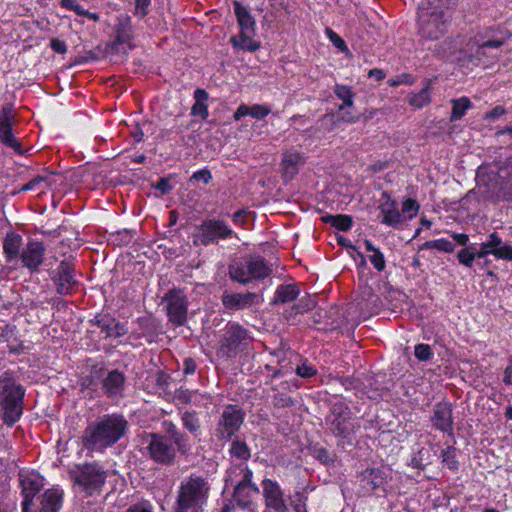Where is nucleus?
Returning a JSON list of instances; mask_svg holds the SVG:
<instances>
[{
	"label": "nucleus",
	"mask_w": 512,
	"mask_h": 512,
	"mask_svg": "<svg viewBox=\"0 0 512 512\" xmlns=\"http://www.w3.org/2000/svg\"><path fill=\"white\" fill-rule=\"evenodd\" d=\"M180 419L183 428L193 437L196 438L201 434V421L196 411H184L180 414Z\"/></svg>",
	"instance_id": "2f4dec72"
},
{
	"label": "nucleus",
	"mask_w": 512,
	"mask_h": 512,
	"mask_svg": "<svg viewBox=\"0 0 512 512\" xmlns=\"http://www.w3.org/2000/svg\"><path fill=\"white\" fill-rule=\"evenodd\" d=\"M452 111L450 115V121L454 122L460 120L468 109L472 107V102L466 96H463L459 99H452Z\"/></svg>",
	"instance_id": "4c0bfd02"
},
{
	"label": "nucleus",
	"mask_w": 512,
	"mask_h": 512,
	"mask_svg": "<svg viewBox=\"0 0 512 512\" xmlns=\"http://www.w3.org/2000/svg\"><path fill=\"white\" fill-rule=\"evenodd\" d=\"M78 16L86 17L94 22H99L100 17L97 13L89 12L88 10H85L79 3L75 5V7L72 9Z\"/></svg>",
	"instance_id": "052dcab7"
},
{
	"label": "nucleus",
	"mask_w": 512,
	"mask_h": 512,
	"mask_svg": "<svg viewBox=\"0 0 512 512\" xmlns=\"http://www.w3.org/2000/svg\"><path fill=\"white\" fill-rule=\"evenodd\" d=\"M249 331L237 322L229 321L220 338L217 356L221 358H234L247 349L251 341Z\"/></svg>",
	"instance_id": "6e6552de"
},
{
	"label": "nucleus",
	"mask_w": 512,
	"mask_h": 512,
	"mask_svg": "<svg viewBox=\"0 0 512 512\" xmlns=\"http://www.w3.org/2000/svg\"><path fill=\"white\" fill-rule=\"evenodd\" d=\"M234 14L240 27L238 35L230 38L233 48L255 52L260 48V42L254 40L256 34V22L247 7L240 2H233Z\"/></svg>",
	"instance_id": "423d86ee"
},
{
	"label": "nucleus",
	"mask_w": 512,
	"mask_h": 512,
	"mask_svg": "<svg viewBox=\"0 0 512 512\" xmlns=\"http://www.w3.org/2000/svg\"><path fill=\"white\" fill-rule=\"evenodd\" d=\"M379 208L383 215V224L395 227L400 223L401 214L398 211L397 202L393 200L390 194L386 191L381 195V204Z\"/></svg>",
	"instance_id": "b1692460"
},
{
	"label": "nucleus",
	"mask_w": 512,
	"mask_h": 512,
	"mask_svg": "<svg viewBox=\"0 0 512 512\" xmlns=\"http://www.w3.org/2000/svg\"><path fill=\"white\" fill-rule=\"evenodd\" d=\"M296 374L301 378H310L317 374V370L308 360H302L296 367Z\"/></svg>",
	"instance_id": "864d4df0"
},
{
	"label": "nucleus",
	"mask_w": 512,
	"mask_h": 512,
	"mask_svg": "<svg viewBox=\"0 0 512 512\" xmlns=\"http://www.w3.org/2000/svg\"><path fill=\"white\" fill-rule=\"evenodd\" d=\"M50 47L53 51L59 54H65L67 52V46L64 41H61L57 38H53L50 41Z\"/></svg>",
	"instance_id": "338daca9"
},
{
	"label": "nucleus",
	"mask_w": 512,
	"mask_h": 512,
	"mask_svg": "<svg viewBox=\"0 0 512 512\" xmlns=\"http://www.w3.org/2000/svg\"><path fill=\"white\" fill-rule=\"evenodd\" d=\"M271 109L266 105L254 104L252 106L247 105V114L257 120L264 119Z\"/></svg>",
	"instance_id": "3c124183"
},
{
	"label": "nucleus",
	"mask_w": 512,
	"mask_h": 512,
	"mask_svg": "<svg viewBox=\"0 0 512 512\" xmlns=\"http://www.w3.org/2000/svg\"><path fill=\"white\" fill-rule=\"evenodd\" d=\"M313 456L319 460L322 464L330 465L334 462V458L331 453L324 447H314Z\"/></svg>",
	"instance_id": "5fc2aeb1"
},
{
	"label": "nucleus",
	"mask_w": 512,
	"mask_h": 512,
	"mask_svg": "<svg viewBox=\"0 0 512 512\" xmlns=\"http://www.w3.org/2000/svg\"><path fill=\"white\" fill-rule=\"evenodd\" d=\"M23 245L21 235L11 232L7 233L3 241V251L6 261L10 262L21 255L20 250Z\"/></svg>",
	"instance_id": "c756f323"
},
{
	"label": "nucleus",
	"mask_w": 512,
	"mask_h": 512,
	"mask_svg": "<svg viewBox=\"0 0 512 512\" xmlns=\"http://www.w3.org/2000/svg\"><path fill=\"white\" fill-rule=\"evenodd\" d=\"M63 493L48 489L38 497L39 505L35 512H58L62 507Z\"/></svg>",
	"instance_id": "a878e982"
},
{
	"label": "nucleus",
	"mask_w": 512,
	"mask_h": 512,
	"mask_svg": "<svg viewBox=\"0 0 512 512\" xmlns=\"http://www.w3.org/2000/svg\"><path fill=\"white\" fill-rule=\"evenodd\" d=\"M192 179L196 181H202L205 184H208L212 179V174L208 169H202L194 172L192 175Z\"/></svg>",
	"instance_id": "e2e57ef3"
},
{
	"label": "nucleus",
	"mask_w": 512,
	"mask_h": 512,
	"mask_svg": "<svg viewBox=\"0 0 512 512\" xmlns=\"http://www.w3.org/2000/svg\"><path fill=\"white\" fill-rule=\"evenodd\" d=\"M492 255L497 259L512 261V246L502 244L495 251H492Z\"/></svg>",
	"instance_id": "13d9d810"
},
{
	"label": "nucleus",
	"mask_w": 512,
	"mask_h": 512,
	"mask_svg": "<svg viewBox=\"0 0 512 512\" xmlns=\"http://www.w3.org/2000/svg\"><path fill=\"white\" fill-rule=\"evenodd\" d=\"M337 98L343 101V104L339 106V111L344 110L345 107H351L354 104L353 98L355 96L351 87L341 84H336L333 89Z\"/></svg>",
	"instance_id": "a19ab883"
},
{
	"label": "nucleus",
	"mask_w": 512,
	"mask_h": 512,
	"mask_svg": "<svg viewBox=\"0 0 512 512\" xmlns=\"http://www.w3.org/2000/svg\"><path fill=\"white\" fill-rule=\"evenodd\" d=\"M163 430L169 440L173 441L177 447L180 455L187 456L191 452L192 445L190 443L189 435L181 431L175 423L170 420H164L162 422Z\"/></svg>",
	"instance_id": "412c9836"
},
{
	"label": "nucleus",
	"mask_w": 512,
	"mask_h": 512,
	"mask_svg": "<svg viewBox=\"0 0 512 512\" xmlns=\"http://www.w3.org/2000/svg\"><path fill=\"white\" fill-rule=\"evenodd\" d=\"M321 220L324 223H329L331 226L335 227L340 231H349L353 225V219L349 215H324L321 217Z\"/></svg>",
	"instance_id": "c9c22d12"
},
{
	"label": "nucleus",
	"mask_w": 512,
	"mask_h": 512,
	"mask_svg": "<svg viewBox=\"0 0 512 512\" xmlns=\"http://www.w3.org/2000/svg\"><path fill=\"white\" fill-rule=\"evenodd\" d=\"M298 388L296 381L291 384L289 381H283L279 385L272 386L274 392L272 403L277 408H289L296 405L297 401L290 397L286 391H290L291 387Z\"/></svg>",
	"instance_id": "cd10ccee"
},
{
	"label": "nucleus",
	"mask_w": 512,
	"mask_h": 512,
	"mask_svg": "<svg viewBox=\"0 0 512 512\" xmlns=\"http://www.w3.org/2000/svg\"><path fill=\"white\" fill-rule=\"evenodd\" d=\"M101 381V390L110 400H119L124 397L126 376L118 370H106L104 366L95 365L91 369V375L85 379L87 386L93 385V379Z\"/></svg>",
	"instance_id": "1a4fd4ad"
},
{
	"label": "nucleus",
	"mask_w": 512,
	"mask_h": 512,
	"mask_svg": "<svg viewBox=\"0 0 512 512\" xmlns=\"http://www.w3.org/2000/svg\"><path fill=\"white\" fill-rule=\"evenodd\" d=\"M137 324L141 331L140 336L150 340L155 335L154 321L149 317H141L137 320Z\"/></svg>",
	"instance_id": "49530a36"
},
{
	"label": "nucleus",
	"mask_w": 512,
	"mask_h": 512,
	"mask_svg": "<svg viewBox=\"0 0 512 512\" xmlns=\"http://www.w3.org/2000/svg\"><path fill=\"white\" fill-rule=\"evenodd\" d=\"M450 18L441 6L431 0H421L418 5V33L421 38L435 41L448 32Z\"/></svg>",
	"instance_id": "7ed1b4c3"
},
{
	"label": "nucleus",
	"mask_w": 512,
	"mask_h": 512,
	"mask_svg": "<svg viewBox=\"0 0 512 512\" xmlns=\"http://www.w3.org/2000/svg\"><path fill=\"white\" fill-rule=\"evenodd\" d=\"M419 204L416 200L408 198L402 204V213L407 214L408 218H412L418 213Z\"/></svg>",
	"instance_id": "4d7b16f0"
},
{
	"label": "nucleus",
	"mask_w": 512,
	"mask_h": 512,
	"mask_svg": "<svg viewBox=\"0 0 512 512\" xmlns=\"http://www.w3.org/2000/svg\"><path fill=\"white\" fill-rule=\"evenodd\" d=\"M258 300V295L253 292L229 293L225 291L221 301L227 311L244 310L252 307Z\"/></svg>",
	"instance_id": "aec40b11"
},
{
	"label": "nucleus",
	"mask_w": 512,
	"mask_h": 512,
	"mask_svg": "<svg viewBox=\"0 0 512 512\" xmlns=\"http://www.w3.org/2000/svg\"><path fill=\"white\" fill-rule=\"evenodd\" d=\"M128 429L123 414H105L87 425L81 436L82 445L89 452L102 453L123 438Z\"/></svg>",
	"instance_id": "f257e3e1"
},
{
	"label": "nucleus",
	"mask_w": 512,
	"mask_h": 512,
	"mask_svg": "<svg viewBox=\"0 0 512 512\" xmlns=\"http://www.w3.org/2000/svg\"><path fill=\"white\" fill-rule=\"evenodd\" d=\"M69 477L87 496L99 493L105 484L107 472L98 462L77 464L68 471Z\"/></svg>",
	"instance_id": "39448f33"
},
{
	"label": "nucleus",
	"mask_w": 512,
	"mask_h": 512,
	"mask_svg": "<svg viewBox=\"0 0 512 512\" xmlns=\"http://www.w3.org/2000/svg\"><path fill=\"white\" fill-rule=\"evenodd\" d=\"M0 140L5 146L12 148L15 152L22 153L21 144L12 133L11 123L0 121Z\"/></svg>",
	"instance_id": "f704fd0d"
},
{
	"label": "nucleus",
	"mask_w": 512,
	"mask_h": 512,
	"mask_svg": "<svg viewBox=\"0 0 512 512\" xmlns=\"http://www.w3.org/2000/svg\"><path fill=\"white\" fill-rule=\"evenodd\" d=\"M431 83L430 79H425L424 87L418 93L411 94L408 103L417 109L427 106L431 102Z\"/></svg>",
	"instance_id": "473e14b6"
},
{
	"label": "nucleus",
	"mask_w": 512,
	"mask_h": 512,
	"mask_svg": "<svg viewBox=\"0 0 512 512\" xmlns=\"http://www.w3.org/2000/svg\"><path fill=\"white\" fill-rule=\"evenodd\" d=\"M114 37L117 38L118 41L120 40L127 43L128 49L134 48L132 43L134 39L132 20L128 14H120L117 16L114 25Z\"/></svg>",
	"instance_id": "393cba45"
},
{
	"label": "nucleus",
	"mask_w": 512,
	"mask_h": 512,
	"mask_svg": "<svg viewBox=\"0 0 512 512\" xmlns=\"http://www.w3.org/2000/svg\"><path fill=\"white\" fill-rule=\"evenodd\" d=\"M229 455L232 458L247 462L251 457V450L245 441L235 439L231 442Z\"/></svg>",
	"instance_id": "e433bc0d"
},
{
	"label": "nucleus",
	"mask_w": 512,
	"mask_h": 512,
	"mask_svg": "<svg viewBox=\"0 0 512 512\" xmlns=\"http://www.w3.org/2000/svg\"><path fill=\"white\" fill-rule=\"evenodd\" d=\"M51 280L59 295H71L75 292L78 281L75 278V267L71 261L63 260L52 271Z\"/></svg>",
	"instance_id": "2eb2a0df"
},
{
	"label": "nucleus",
	"mask_w": 512,
	"mask_h": 512,
	"mask_svg": "<svg viewBox=\"0 0 512 512\" xmlns=\"http://www.w3.org/2000/svg\"><path fill=\"white\" fill-rule=\"evenodd\" d=\"M456 52L455 41L452 38H446L435 45L434 53L441 59L448 58Z\"/></svg>",
	"instance_id": "37998d69"
},
{
	"label": "nucleus",
	"mask_w": 512,
	"mask_h": 512,
	"mask_svg": "<svg viewBox=\"0 0 512 512\" xmlns=\"http://www.w3.org/2000/svg\"><path fill=\"white\" fill-rule=\"evenodd\" d=\"M300 296V288L297 284H281L277 287L272 300L273 305H284L293 302Z\"/></svg>",
	"instance_id": "c85d7f7f"
},
{
	"label": "nucleus",
	"mask_w": 512,
	"mask_h": 512,
	"mask_svg": "<svg viewBox=\"0 0 512 512\" xmlns=\"http://www.w3.org/2000/svg\"><path fill=\"white\" fill-rule=\"evenodd\" d=\"M145 442L147 443L146 454L150 460L166 467L173 466L176 463L179 451L173 441L169 440L166 435L156 432L147 433Z\"/></svg>",
	"instance_id": "9b49d317"
},
{
	"label": "nucleus",
	"mask_w": 512,
	"mask_h": 512,
	"mask_svg": "<svg viewBox=\"0 0 512 512\" xmlns=\"http://www.w3.org/2000/svg\"><path fill=\"white\" fill-rule=\"evenodd\" d=\"M325 33L328 37V39L331 41V43L341 52H349V49L343 40V38L337 34L333 29L326 28Z\"/></svg>",
	"instance_id": "603ef678"
},
{
	"label": "nucleus",
	"mask_w": 512,
	"mask_h": 512,
	"mask_svg": "<svg viewBox=\"0 0 512 512\" xmlns=\"http://www.w3.org/2000/svg\"><path fill=\"white\" fill-rule=\"evenodd\" d=\"M90 324L97 326L105 334V338H119L127 333L124 324L118 322L109 313H99L90 320Z\"/></svg>",
	"instance_id": "6ab92c4d"
},
{
	"label": "nucleus",
	"mask_w": 512,
	"mask_h": 512,
	"mask_svg": "<svg viewBox=\"0 0 512 512\" xmlns=\"http://www.w3.org/2000/svg\"><path fill=\"white\" fill-rule=\"evenodd\" d=\"M415 357L420 361H428L433 353L428 344H418L414 350Z\"/></svg>",
	"instance_id": "6e6d98bb"
},
{
	"label": "nucleus",
	"mask_w": 512,
	"mask_h": 512,
	"mask_svg": "<svg viewBox=\"0 0 512 512\" xmlns=\"http://www.w3.org/2000/svg\"><path fill=\"white\" fill-rule=\"evenodd\" d=\"M431 423L435 429L453 435L454 420L452 416V405L448 402L435 404L431 416Z\"/></svg>",
	"instance_id": "a211bd4d"
},
{
	"label": "nucleus",
	"mask_w": 512,
	"mask_h": 512,
	"mask_svg": "<svg viewBox=\"0 0 512 512\" xmlns=\"http://www.w3.org/2000/svg\"><path fill=\"white\" fill-rule=\"evenodd\" d=\"M503 44L504 41L500 39L488 40L478 45L473 56L483 64L492 63L497 60L498 50Z\"/></svg>",
	"instance_id": "bb28decb"
},
{
	"label": "nucleus",
	"mask_w": 512,
	"mask_h": 512,
	"mask_svg": "<svg viewBox=\"0 0 512 512\" xmlns=\"http://www.w3.org/2000/svg\"><path fill=\"white\" fill-rule=\"evenodd\" d=\"M6 343L9 352L12 354H20L24 349L22 342L19 341L15 336L10 339V342Z\"/></svg>",
	"instance_id": "680f3d73"
},
{
	"label": "nucleus",
	"mask_w": 512,
	"mask_h": 512,
	"mask_svg": "<svg viewBox=\"0 0 512 512\" xmlns=\"http://www.w3.org/2000/svg\"><path fill=\"white\" fill-rule=\"evenodd\" d=\"M364 245L367 252H371L372 254L369 256V260L371 264L374 266V268L382 272L386 268V260L384 258L383 253L373 245V243L370 240H365Z\"/></svg>",
	"instance_id": "58836bf2"
},
{
	"label": "nucleus",
	"mask_w": 512,
	"mask_h": 512,
	"mask_svg": "<svg viewBox=\"0 0 512 512\" xmlns=\"http://www.w3.org/2000/svg\"><path fill=\"white\" fill-rule=\"evenodd\" d=\"M154 187L162 194H166L172 189L167 178H160Z\"/></svg>",
	"instance_id": "774afa93"
},
{
	"label": "nucleus",
	"mask_w": 512,
	"mask_h": 512,
	"mask_svg": "<svg viewBox=\"0 0 512 512\" xmlns=\"http://www.w3.org/2000/svg\"><path fill=\"white\" fill-rule=\"evenodd\" d=\"M228 272L233 281L247 284L253 280L268 277L271 273V269L266 264L264 258L255 256L234 261L229 265Z\"/></svg>",
	"instance_id": "9d476101"
},
{
	"label": "nucleus",
	"mask_w": 512,
	"mask_h": 512,
	"mask_svg": "<svg viewBox=\"0 0 512 512\" xmlns=\"http://www.w3.org/2000/svg\"><path fill=\"white\" fill-rule=\"evenodd\" d=\"M420 249H436L446 253H452L455 249L454 244L447 239H437L425 242Z\"/></svg>",
	"instance_id": "a18cd8bd"
},
{
	"label": "nucleus",
	"mask_w": 512,
	"mask_h": 512,
	"mask_svg": "<svg viewBox=\"0 0 512 512\" xmlns=\"http://www.w3.org/2000/svg\"><path fill=\"white\" fill-rule=\"evenodd\" d=\"M328 430L337 438L350 443L360 428L352 417L348 405L337 401L331 405L330 413L325 419Z\"/></svg>",
	"instance_id": "0eeeda50"
},
{
	"label": "nucleus",
	"mask_w": 512,
	"mask_h": 512,
	"mask_svg": "<svg viewBox=\"0 0 512 512\" xmlns=\"http://www.w3.org/2000/svg\"><path fill=\"white\" fill-rule=\"evenodd\" d=\"M234 235L229 225L220 219H206L197 228L193 235L194 245L209 246L220 240H226Z\"/></svg>",
	"instance_id": "f8f14e48"
},
{
	"label": "nucleus",
	"mask_w": 512,
	"mask_h": 512,
	"mask_svg": "<svg viewBox=\"0 0 512 512\" xmlns=\"http://www.w3.org/2000/svg\"><path fill=\"white\" fill-rule=\"evenodd\" d=\"M210 485L202 476L190 475L179 487L173 512H188L199 509L208 498Z\"/></svg>",
	"instance_id": "20e7f679"
},
{
	"label": "nucleus",
	"mask_w": 512,
	"mask_h": 512,
	"mask_svg": "<svg viewBox=\"0 0 512 512\" xmlns=\"http://www.w3.org/2000/svg\"><path fill=\"white\" fill-rule=\"evenodd\" d=\"M297 303L293 305L291 308V311L289 312V315H297V314H303L305 312H308L312 310L316 306V299L315 297L311 296L308 293H305L303 296L298 297Z\"/></svg>",
	"instance_id": "ea45409f"
},
{
	"label": "nucleus",
	"mask_w": 512,
	"mask_h": 512,
	"mask_svg": "<svg viewBox=\"0 0 512 512\" xmlns=\"http://www.w3.org/2000/svg\"><path fill=\"white\" fill-rule=\"evenodd\" d=\"M244 421V412L237 405L224 407L216 425V437L219 440L230 441L239 431Z\"/></svg>",
	"instance_id": "ddd939ff"
},
{
	"label": "nucleus",
	"mask_w": 512,
	"mask_h": 512,
	"mask_svg": "<svg viewBox=\"0 0 512 512\" xmlns=\"http://www.w3.org/2000/svg\"><path fill=\"white\" fill-rule=\"evenodd\" d=\"M45 251L46 249L42 242L35 240L29 241L20 255L23 266L28 268L31 272H37L43 263Z\"/></svg>",
	"instance_id": "f3484780"
},
{
	"label": "nucleus",
	"mask_w": 512,
	"mask_h": 512,
	"mask_svg": "<svg viewBox=\"0 0 512 512\" xmlns=\"http://www.w3.org/2000/svg\"><path fill=\"white\" fill-rule=\"evenodd\" d=\"M503 244L502 238L498 235L497 232H492L486 241V247H490L492 249H497L499 246Z\"/></svg>",
	"instance_id": "69168bd1"
},
{
	"label": "nucleus",
	"mask_w": 512,
	"mask_h": 512,
	"mask_svg": "<svg viewBox=\"0 0 512 512\" xmlns=\"http://www.w3.org/2000/svg\"><path fill=\"white\" fill-rule=\"evenodd\" d=\"M129 50L130 49H128L127 43L122 42L120 40L118 41V39L114 37L113 40L106 43L104 54H105V56L120 55V54L126 56L129 52Z\"/></svg>",
	"instance_id": "c03bdc74"
},
{
	"label": "nucleus",
	"mask_w": 512,
	"mask_h": 512,
	"mask_svg": "<svg viewBox=\"0 0 512 512\" xmlns=\"http://www.w3.org/2000/svg\"><path fill=\"white\" fill-rule=\"evenodd\" d=\"M239 467H241L242 479L237 484L250 486L254 491V494H259L260 490L258 486L252 481L253 471L248 466L240 465Z\"/></svg>",
	"instance_id": "8fccbe9b"
},
{
	"label": "nucleus",
	"mask_w": 512,
	"mask_h": 512,
	"mask_svg": "<svg viewBox=\"0 0 512 512\" xmlns=\"http://www.w3.org/2000/svg\"><path fill=\"white\" fill-rule=\"evenodd\" d=\"M169 322L180 327L187 322L188 299L181 289H171L163 296Z\"/></svg>",
	"instance_id": "4468645a"
},
{
	"label": "nucleus",
	"mask_w": 512,
	"mask_h": 512,
	"mask_svg": "<svg viewBox=\"0 0 512 512\" xmlns=\"http://www.w3.org/2000/svg\"><path fill=\"white\" fill-rule=\"evenodd\" d=\"M208 97V93L203 89L198 88L194 91L195 103L191 108V114L193 116H198L202 120H205L208 117L209 112L208 106L206 104Z\"/></svg>",
	"instance_id": "72a5a7b5"
},
{
	"label": "nucleus",
	"mask_w": 512,
	"mask_h": 512,
	"mask_svg": "<svg viewBox=\"0 0 512 512\" xmlns=\"http://www.w3.org/2000/svg\"><path fill=\"white\" fill-rule=\"evenodd\" d=\"M20 482L24 499L33 501L34 496L40 490V482L37 479H32L30 477L21 478Z\"/></svg>",
	"instance_id": "79ce46f5"
},
{
	"label": "nucleus",
	"mask_w": 512,
	"mask_h": 512,
	"mask_svg": "<svg viewBox=\"0 0 512 512\" xmlns=\"http://www.w3.org/2000/svg\"><path fill=\"white\" fill-rule=\"evenodd\" d=\"M305 162L302 153L295 149H290L282 154L281 168L286 180H292L299 171V167Z\"/></svg>",
	"instance_id": "5701e85b"
},
{
	"label": "nucleus",
	"mask_w": 512,
	"mask_h": 512,
	"mask_svg": "<svg viewBox=\"0 0 512 512\" xmlns=\"http://www.w3.org/2000/svg\"><path fill=\"white\" fill-rule=\"evenodd\" d=\"M442 461L447 465L451 471H457L459 468V462L456 459V448L454 446H448L441 452Z\"/></svg>",
	"instance_id": "de8ad7c7"
},
{
	"label": "nucleus",
	"mask_w": 512,
	"mask_h": 512,
	"mask_svg": "<svg viewBox=\"0 0 512 512\" xmlns=\"http://www.w3.org/2000/svg\"><path fill=\"white\" fill-rule=\"evenodd\" d=\"M253 495L255 494L250 486L236 484L234 487L233 500L239 508L248 509L250 512H253Z\"/></svg>",
	"instance_id": "7c9ffc66"
},
{
	"label": "nucleus",
	"mask_w": 512,
	"mask_h": 512,
	"mask_svg": "<svg viewBox=\"0 0 512 512\" xmlns=\"http://www.w3.org/2000/svg\"><path fill=\"white\" fill-rule=\"evenodd\" d=\"M360 486L364 493H371L386 484V475L379 468H367L359 476Z\"/></svg>",
	"instance_id": "4be33fe9"
},
{
	"label": "nucleus",
	"mask_w": 512,
	"mask_h": 512,
	"mask_svg": "<svg viewBox=\"0 0 512 512\" xmlns=\"http://www.w3.org/2000/svg\"><path fill=\"white\" fill-rule=\"evenodd\" d=\"M261 487L266 509L274 512H288L284 491L277 481L264 478Z\"/></svg>",
	"instance_id": "dca6fc26"
},
{
	"label": "nucleus",
	"mask_w": 512,
	"mask_h": 512,
	"mask_svg": "<svg viewBox=\"0 0 512 512\" xmlns=\"http://www.w3.org/2000/svg\"><path fill=\"white\" fill-rule=\"evenodd\" d=\"M25 389L16 381L11 372L0 375L1 419L7 426H13L23 413Z\"/></svg>",
	"instance_id": "f03ea898"
},
{
	"label": "nucleus",
	"mask_w": 512,
	"mask_h": 512,
	"mask_svg": "<svg viewBox=\"0 0 512 512\" xmlns=\"http://www.w3.org/2000/svg\"><path fill=\"white\" fill-rule=\"evenodd\" d=\"M15 119L14 107L11 103L3 105L0 112V121L13 124Z\"/></svg>",
	"instance_id": "bf43d9fd"
},
{
	"label": "nucleus",
	"mask_w": 512,
	"mask_h": 512,
	"mask_svg": "<svg viewBox=\"0 0 512 512\" xmlns=\"http://www.w3.org/2000/svg\"><path fill=\"white\" fill-rule=\"evenodd\" d=\"M412 77L409 74H402L398 76L396 79H389L388 84L391 87H397L401 84H412Z\"/></svg>",
	"instance_id": "0e129e2a"
},
{
	"label": "nucleus",
	"mask_w": 512,
	"mask_h": 512,
	"mask_svg": "<svg viewBox=\"0 0 512 512\" xmlns=\"http://www.w3.org/2000/svg\"><path fill=\"white\" fill-rule=\"evenodd\" d=\"M457 259L460 264L466 266V267H472L474 260L476 259L475 256V247L474 246H467L461 249L457 254Z\"/></svg>",
	"instance_id": "09e8293b"
}]
</instances>
